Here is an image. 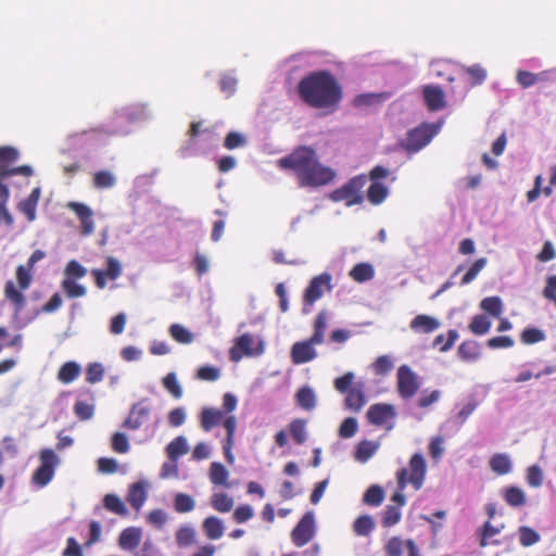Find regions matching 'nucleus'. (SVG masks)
<instances>
[{
	"label": "nucleus",
	"mask_w": 556,
	"mask_h": 556,
	"mask_svg": "<svg viewBox=\"0 0 556 556\" xmlns=\"http://www.w3.org/2000/svg\"><path fill=\"white\" fill-rule=\"evenodd\" d=\"M280 169L291 170L301 188L317 189L332 182L336 170L323 164L317 151L308 146H299L290 154L277 161Z\"/></svg>",
	"instance_id": "obj_1"
},
{
	"label": "nucleus",
	"mask_w": 556,
	"mask_h": 556,
	"mask_svg": "<svg viewBox=\"0 0 556 556\" xmlns=\"http://www.w3.org/2000/svg\"><path fill=\"white\" fill-rule=\"evenodd\" d=\"M302 101L314 109H334L342 99L337 78L327 71H318L303 77L298 84Z\"/></svg>",
	"instance_id": "obj_2"
},
{
	"label": "nucleus",
	"mask_w": 556,
	"mask_h": 556,
	"mask_svg": "<svg viewBox=\"0 0 556 556\" xmlns=\"http://www.w3.org/2000/svg\"><path fill=\"white\" fill-rule=\"evenodd\" d=\"M426 476V462L421 454L416 453L412 456L408 468H401L396 472L397 490L392 495V505H387L381 515V525L383 528H391L397 525L402 519V507L406 504L404 490L407 484H412L417 491L422 486Z\"/></svg>",
	"instance_id": "obj_3"
},
{
	"label": "nucleus",
	"mask_w": 556,
	"mask_h": 556,
	"mask_svg": "<svg viewBox=\"0 0 556 556\" xmlns=\"http://www.w3.org/2000/svg\"><path fill=\"white\" fill-rule=\"evenodd\" d=\"M45 256L46 253L43 251H34L25 265H18L16 267V282L13 280H8L5 282L3 289L4 298L14 306V311L16 313H20L26 305V298L23 292L31 285V270L35 264L41 261Z\"/></svg>",
	"instance_id": "obj_4"
},
{
	"label": "nucleus",
	"mask_w": 556,
	"mask_h": 556,
	"mask_svg": "<svg viewBox=\"0 0 556 556\" xmlns=\"http://www.w3.org/2000/svg\"><path fill=\"white\" fill-rule=\"evenodd\" d=\"M366 181L365 175L354 176L340 188L332 190L328 198L332 202H344L349 207L359 205L364 202L363 188Z\"/></svg>",
	"instance_id": "obj_5"
},
{
	"label": "nucleus",
	"mask_w": 556,
	"mask_h": 556,
	"mask_svg": "<svg viewBox=\"0 0 556 556\" xmlns=\"http://www.w3.org/2000/svg\"><path fill=\"white\" fill-rule=\"evenodd\" d=\"M440 128L441 123H422L407 132L406 139L401 142V147L409 153L418 152L432 140Z\"/></svg>",
	"instance_id": "obj_6"
},
{
	"label": "nucleus",
	"mask_w": 556,
	"mask_h": 556,
	"mask_svg": "<svg viewBox=\"0 0 556 556\" xmlns=\"http://www.w3.org/2000/svg\"><path fill=\"white\" fill-rule=\"evenodd\" d=\"M39 460L40 465L34 471L31 482L38 488H43L53 479L60 459L53 450L42 448L39 452Z\"/></svg>",
	"instance_id": "obj_7"
},
{
	"label": "nucleus",
	"mask_w": 556,
	"mask_h": 556,
	"mask_svg": "<svg viewBox=\"0 0 556 556\" xmlns=\"http://www.w3.org/2000/svg\"><path fill=\"white\" fill-rule=\"evenodd\" d=\"M366 417L369 424L391 430L394 426L396 410L392 404L377 403L368 408Z\"/></svg>",
	"instance_id": "obj_8"
},
{
	"label": "nucleus",
	"mask_w": 556,
	"mask_h": 556,
	"mask_svg": "<svg viewBox=\"0 0 556 556\" xmlns=\"http://www.w3.org/2000/svg\"><path fill=\"white\" fill-rule=\"evenodd\" d=\"M396 378L397 392L402 399H412L418 392V377L407 365L399 367Z\"/></svg>",
	"instance_id": "obj_9"
},
{
	"label": "nucleus",
	"mask_w": 556,
	"mask_h": 556,
	"mask_svg": "<svg viewBox=\"0 0 556 556\" xmlns=\"http://www.w3.org/2000/svg\"><path fill=\"white\" fill-rule=\"evenodd\" d=\"M315 535V518L313 511L305 513L291 532L292 543L302 547Z\"/></svg>",
	"instance_id": "obj_10"
},
{
	"label": "nucleus",
	"mask_w": 556,
	"mask_h": 556,
	"mask_svg": "<svg viewBox=\"0 0 556 556\" xmlns=\"http://www.w3.org/2000/svg\"><path fill=\"white\" fill-rule=\"evenodd\" d=\"M332 277L328 273H323L316 277H314L304 292V303L307 305H313L317 300H319L326 291H331Z\"/></svg>",
	"instance_id": "obj_11"
},
{
	"label": "nucleus",
	"mask_w": 556,
	"mask_h": 556,
	"mask_svg": "<svg viewBox=\"0 0 556 556\" xmlns=\"http://www.w3.org/2000/svg\"><path fill=\"white\" fill-rule=\"evenodd\" d=\"M151 407L146 401L134 404L128 417L123 422V428L127 430H138L149 421Z\"/></svg>",
	"instance_id": "obj_12"
},
{
	"label": "nucleus",
	"mask_w": 556,
	"mask_h": 556,
	"mask_svg": "<svg viewBox=\"0 0 556 556\" xmlns=\"http://www.w3.org/2000/svg\"><path fill=\"white\" fill-rule=\"evenodd\" d=\"M253 337L250 333H244L238 337L235 341L233 346L229 350V358L232 362H239L243 356L260 355L263 352V348L256 350L252 349Z\"/></svg>",
	"instance_id": "obj_13"
},
{
	"label": "nucleus",
	"mask_w": 556,
	"mask_h": 556,
	"mask_svg": "<svg viewBox=\"0 0 556 556\" xmlns=\"http://www.w3.org/2000/svg\"><path fill=\"white\" fill-rule=\"evenodd\" d=\"M315 345H319L318 342H312L308 338L305 341L295 342L291 348V359L295 365L308 363L317 357V352L314 349Z\"/></svg>",
	"instance_id": "obj_14"
},
{
	"label": "nucleus",
	"mask_w": 556,
	"mask_h": 556,
	"mask_svg": "<svg viewBox=\"0 0 556 556\" xmlns=\"http://www.w3.org/2000/svg\"><path fill=\"white\" fill-rule=\"evenodd\" d=\"M67 208L74 212L80 220V233L90 236L94 231L93 212L84 203L68 202Z\"/></svg>",
	"instance_id": "obj_15"
},
{
	"label": "nucleus",
	"mask_w": 556,
	"mask_h": 556,
	"mask_svg": "<svg viewBox=\"0 0 556 556\" xmlns=\"http://www.w3.org/2000/svg\"><path fill=\"white\" fill-rule=\"evenodd\" d=\"M422 96L429 111L435 112L445 108V94L440 86H425L422 89Z\"/></svg>",
	"instance_id": "obj_16"
},
{
	"label": "nucleus",
	"mask_w": 556,
	"mask_h": 556,
	"mask_svg": "<svg viewBox=\"0 0 556 556\" xmlns=\"http://www.w3.org/2000/svg\"><path fill=\"white\" fill-rule=\"evenodd\" d=\"M228 416L225 415V412L215 408V407H204L199 416L200 426L205 431H211L214 427L218 425L224 426V420Z\"/></svg>",
	"instance_id": "obj_17"
},
{
	"label": "nucleus",
	"mask_w": 556,
	"mask_h": 556,
	"mask_svg": "<svg viewBox=\"0 0 556 556\" xmlns=\"http://www.w3.org/2000/svg\"><path fill=\"white\" fill-rule=\"evenodd\" d=\"M224 428L226 429V438L223 441L224 455L228 464L232 465L235 456L232 454V447L235 444V432L237 428L236 416H228L224 420Z\"/></svg>",
	"instance_id": "obj_18"
},
{
	"label": "nucleus",
	"mask_w": 556,
	"mask_h": 556,
	"mask_svg": "<svg viewBox=\"0 0 556 556\" xmlns=\"http://www.w3.org/2000/svg\"><path fill=\"white\" fill-rule=\"evenodd\" d=\"M364 389V384L358 382L349 390L344 400V406L346 409L359 412L364 407L366 404Z\"/></svg>",
	"instance_id": "obj_19"
},
{
	"label": "nucleus",
	"mask_w": 556,
	"mask_h": 556,
	"mask_svg": "<svg viewBox=\"0 0 556 556\" xmlns=\"http://www.w3.org/2000/svg\"><path fill=\"white\" fill-rule=\"evenodd\" d=\"M409 327L415 332L431 333L440 327V321L432 316L420 314L410 320Z\"/></svg>",
	"instance_id": "obj_20"
},
{
	"label": "nucleus",
	"mask_w": 556,
	"mask_h": 556,
	"mask_svg": "<svg viewBox=\"0 0 556 556\" xmlns=\"http://www.w3.org/2000/svg\"><path fill=\"white\" fill-rule=\"evenodd\" d=\"M84 394L90 400V402L77 401L73 407L75 416L83 421L91 419L94 415L93 392L91 390H86Z\"/></svg>",
	"instance_id": "obj_21"
},
{
	"label": "nucleus",
	"mask_w": 556,
	"mask_h": 556,
	"mask_svg": "<svg viewBox=\"0 0 556 556\" xmlns=\"http://www.w3.org/2000/svg\"><path fill=\"white\" fill-rule=\"evenodd\" d=\"M376 528V521L371 515L358 516L352 523L353 533L356 536H369Z\"/></svg>",
	"instance_id": "obj_22"
},
{
	"label": "nucleus",
	"mask_w": 556,
	"mask_h": 556,
	"mask_svg": "<svg viewBox=\"0 0 556 556\" xmlns=\"http://www.w3.org/2000/svg\"><path fill=\"white\" fill-rule=\"evenodd\" d=\"M141 534V529L139 528H126L119 534L118 544L124 549H134L140 544Z\"/></svg>",
	"instance_id": "obj_23"
},
{
	"label": "nucleus",
	"mask_w": 556,
	"mask_h": 556,
	"mask_svg": "<svg viewBox=\"0 0 556 556\" xmlns=\"http://www.w3.org/2000/svg\"><path fill=\"white\" fill-rule=\"evenodd\" d=\"M18 157V152L12 147H0V177L9 176L11 166Z\"/></svg>",
	"instance_id": "obj_24"
},
{
	"label": "nucleus",
	"mask_w": 556,
	"mask_h": 556,
	"mask_svg": "<svg viewBox=\"0 0 556 556\" xmlns=\"http://www.w3.org/2000/svg\"><path fill=\"white\" fill-rule=\"evenodd\" d=\"M81 372V367L76 362H66L64 363L59 371H58V379L60 382L64 384H68L73 382L75 379L79 377Z\"/></svg>",
	"instance_id": "obj_25"
},
{
	"label": "nucleus",
	"mask_w": 556,
	"mask_h": 556,
	"mask_svg": "<svg viewBox=\"0 0 556 556\" xmlns=\"http://www.w3.org/2000/svg\"><path fill=\"white\" fill-rule=\"evenodd\" d=\"M208 476L213 484L224 485L226 488L230 486L228 483L229 472L223 464L213 462L210 466Z\"/></svg>",
	"instance_id": "obj_26"
},
{
	"label": "nucleus",
	"mask_w": 556,
	"mask_h": 556,
	"mask_svg": "<svg viewBox=\"0 0 556 556\" xmlns=\"http://www.w3.org/2000/svg\"><path fill=\"white\" fill-rule=\"evenodd\" d=\"M188 453V443L185 437L179 435L166 446V454L169 460L177 462L178 458Z\"/></svg>",
	"instance_id": "obj_27"
},
{
	"label": "nucleus",
	"mask_w": 556,
	"mask_h": 556,
	"mask_svg": "<svg viewBox=\"0 0 556 556\" xmlns=\"http://www.w3.org/2000/svg\"><path fill=\"white\" fill-rule=\"evenodd\" d=\"M388 194H389V189L386 185H383L379 181H374L368 187L366 197H367V200L372 205H379L387 199Z\"/></svg>",
	"instance_id": "obj_28"
},
{
	"label": "nucleus",
	"mask_w": 556,
	"mask_h": 556,
	"mask_svg": "<svg viewBox=\"0 0 556 556\" xmlns=\"http://www.w3.org/2000/svg\"><path fill=\"white\" fill-rule=\"evenodd\" d=\"M503 498L511 507H521L527 498L522 489L518 486H507L503 490Z\"/></svg>",
	"instance_id": "obj_29"
},
{
	"label": "nucleus",
	"mask_w": 556,
	"mask_h": 556,
	"mask_svg": "<svg viewBox=\"0 0 556 556\" xmlns=\"http://www.w3.org/2000/svg\"><path fill=\"white\" fill-rule=\"evenodd\" d=\"M289 432L293 441L298 445H302L307 440L306 420L302 418H295L290 421L288 426Z\"/></svg>",
	"instance_id": "obj_30"
},
{
	"label": "nucleus",
	"mask_w": 556,
	"mask_h": 556,
	"mask_svg": "<svg viewBox=\"0 0 556 556\" xmlns=\"http://www.w3.org/2000/svg\"><path fill=\"white\" fill-rule=\"evenodd\" d=\"M203 530L210 540H217L223 536L224 526L219 518L210 516L203 521Z\"/></svg>",
	"instance_id": "obj_31"
},
{
	"label": "nucleus",
	"mask_w": 556,
	"mask_h": 556,
	"mask_svg": "<svg viewBox=\"0 0 556 556\" xmlns=\"http://www.w3.org/2000/svg\"><path fill=\"white\" fill-rule=\"evenodd\" d=\"M147 500L144 485L140 482L134 483L128 492L127 502L137 510H139Z\"/></svg>",
	"instance_id": "obj_32"
},
{
	"label": "nucleus",
	"mask_w": 556,
	"mask_h": 556,
	"mask_svg": "<svg viewBox=\"0 0 556 556\" xmlns=\"http://www.w3.org/2000/svg\"><path fill=\"white\" fill-rule=\"evenodd\" d=\"M296 404L304 410H312L316 406V396L309 387H302L295 394Z\"/></svg>",
	"instance_id": "obj_33"
},
{
	"label": "nucleus",
	"mask_w": 556,
	"mask_h": 556,
	"mask_svg": "<svg viewBox=\"0 0 556 556\" xmlns=\"http://www.w3.org/2000/svg\"><path fill=\"white\" fill-rule=\"evenodd\" d=\"M384 501V491L380 485H370L363 495V503L367 506L378 507Z\"/></svg>",
	"instance_id": "obj_34"
},
{
	"label": "nucleus",
	"mask_w": 556,
	"mask_h": 556,
	"mask_svg": "<svg viewBox=\"0 0 556 556\" xmlns=\"http://www.w3.org/2000/svg\"><path fill=\"white\" fill-rule=\"evenodd\" d=\"M458 355L466 362H475L480 357V346L478 342L468 340L458 346Z\"/></svg>",
	"instance_id": "obj_35"
},
{
	"label": "nucleus",
	"mask_w": 556,
	"mask_h": 556,
	"mask_svg": "<svg viewBox=\"0 0 556 556\" xmlns=\"http://www.w3.org/2000/svg\"><path fill=\"white\" fill-rule=\"evenodd\" d=\"M375 270L368 263H358L350 270V277L356 282H365L374 278Z\"/></svg>",
	"instance_id": "obj_36"
},
{
	"label": "nucleus",
	"mask_w": 556,
	"mask_h": 556,
	"mask_svg": "<svg viewBox=\"0 0 556 556\" xmlns=\"http://www.w3.org/2000/svg\"><path fill=\"white\" fill-rule=\"evenodd\" d=\"M491 326V320L485 315L479 314L471 318L468 329L476 336H483L490 331Z\"/></svg>",
	"instance_id": "obj_37"
},
{
	"label": "nucleus",
	"mask_w": 556,
	"mask_h": 556,
	"mask_svg": "<svg viewBox=\"0 0 556 556\" xmlns=\"http://www.w3.org/2000/svg\"><path fill=\"white\" fill-rule=\"evenodd\" d=\"M458 339V332L454 329L447 331L446 337L444 334H439L433 340V348H437L440 352H447L453 348L455 342Z\"/></svg>",
	"instance_id": "obj_38"
},
{
	"label": "nucleus",
	"mask_w": 556,
	"mask_h": 556,
	"mask_svg": "<svg viewBox=\"0 0 556 556\" xmlns=\"http://www.w3.org/2000/svg\"><path fill=\"white\" fill-rule=\"evenodd\" d=\"M490 468L497 475H506L511 469V463L506 454H494L490 459Z\"/></svg>",
	"instance_id": "obj_39"
},
{
	"label": "nucleus",
	"mask_w": 556,
	"mask_h": 556,
	"mask_svg": "<svg viewBox=\"0 0 556 556\" xmlns=\"http://www.w3.org/2000/svg\"><path fill=\"white\" fill-rule=\"evenodd\" d=\"M170 337L180 344H190L194 340V336L180 324H173L169 329Z\"/></svg>",
	"instance_id": "obj_40"
},
{
	"label": "nucleus",
	"mask_w": 556,
	"mask_h": 556,
	"mask_svg": "<svg viewBox=\"0 0 556 556\" xmlns=\"http://www.w3.org/2000/svg\"><path fill=\"white\" fill-rule=\"evenodd\" d=\"M103 506L111 513L126 516L128 510L123 501L115 494H106L103 498Z\"/></svg>",
	"instance_id": "obj_41"
},
{
	"label": "nucleus",
	"mask_w": 556,
	"mask_h": 556,
	"mask_svg": "<svg viewBox=\"0 0 556 556\" xmlns=\"http://www.w3.org/2000/svg\"><path fill=\"white\" fill-rule=\"evenodd\" d=\"M378 443L363 440L356 447L355 457L357 460L365 463L367 462L378 450Z\"/></svg>",
	"instance_id": "obj_42"
},
{
	"label": "nucleus",
	"mask_w": 556,
	"mask_h": 556,
	"mask_svg": "<svg viewBox=\"0 0 556 556\" xmlns=\"http://www.w3.org/2000/svg\"><path fill=\"white\" fill-rule=\"evenodd\" d=\"M480 307L485 313L500 317L503 312V302L500 296H488L480 302Z\"/></svg>",
	"instance_id": "obj_43"
},
{
	"label": "nucleus",
	"mask_w": 556,
	"mask_h": 556,
	"mask_svg": "<svg viewBox=\"0 0 556 556\" xmlns=\"http://www.w3.org/2000/svg\"><path fill=\"white\" fill-rule=\"evenodd\" d=\"M175 540L179 547L190 546L195 543V531L191 527L182 526L176 531Z\"/></svg>",
	"instance_id": "obj_44"
},
{
	"label": "nucleus",
	"mask_w": 556,
	"mask_h": 556,
	"mask_svg": "<svg viewBox=\"0 0 556 556\" xmlns=\"http://www.w3.org/2000/svg\"><path fill=\"white\" fill-rule=\"evenodd\" d=\"M212 507L219 513H228L233 507V500L226 493H215L211 500Z\"/></svg>",
	"instance_id": "obj_45"
},
{
	"label": "nucleus",
	"mask_w": 556,
	"mask_h": 556,
	"mask_svg": "<svg viewBox=\"0 0 556 556\" xmlns=\"http://www.w3.org/2000/svg\"><path fill=\"white\" fill-rule=\"evenodd\" d=\"M327 328V316L325 312L318 313L314 321V332L309 337L312 342L321 344L325 340V332Z\"/></svg>",
	"instance_id": "obj_46"
},
{
	"label": "nucleus",
	"mask_w": 556,
	"mask_h": 556,
	"mask_svg": "<svg viewBox=\"0 0 556 556\" xmlns=\"http://www.w3.org/2000/svg\"><path fill=\"white\" fill-rule=\"evenodd\" d=\"M175 510L179 514L189 513L194 509V500L186 493H177L174 498Z\"/></svg>",
	"instance_id": "obj_47"
},
{
	"label": "nucleus",
	"mask_w": 556,
	"mask_h": 556,
	"mask_svg": "<svg viewBox=\"0 0 556 556\" xmlns=\"http://www.w3.org/2000/svg\"><path fill=\"white\" fill-rule=\"evenodd\" d=\"M540 534L530 527L522 526L519 528V541L523 547H529L540 541Z\"/></svg>",
	"instance_id": "obj_48"
},
{
	"label": "nucleus",
	"mask_w": 556,
	"mask_h": 556,
	"mask_svg": "<svg viewBox=\"0 0 556 556\" xmlns=\"http://www.w3.org/2000/svg\"><path fill=\"white\" fill-rule=\"evenodd\" d=\"M163 387L167 390L175 399L182 396V388L179 384L176 374L169 372L163 378Z\"/></svg>",
	"instance_id": "obj_49"
},
{
	"label": "nucleus",
	"mask_w": 556,
	"mask_h": 556,
	"mask_svg": "<svg viewBox=\"0 0 556 556\" xmlns=\"http://www.w3.org/2000/svg\"><path fill=\"white\" fill-rule=\"evenodd\" d=\"M115 177L109 170H100L93 175V186L97 189L111 188L115 185Z\"/></svg>",
	"instance_id": "obj_50"
},
{
	"label": "nucleus",
	"mask_w": 556,
	"mask_h": 556,
	"mask_svg": "<svg viewBox=\"0 0 556 556\" xmlns=\"http://www.w3.org/2000/svg\"><path fill=\"white\" fill-rule=\"evenodd\" d=\"M504 528V525L501 527H495L491 523V521H486L483 527L480 529V542L479 545L481 547H485L490 543V539L494 535L498 534L501 530Z\"/></svg>",
	"instance_id": "obj_51"
},
{
	"label": "nucleus",
	"mask_w": 556,
	"mask_h": 556,
	"mask_svg": "<svg viewBox=\"0 0 556 556\" xmlns=\"http://www.w3.org/2000/svg\"><path fill=\"white\" fill-rule=\"evenodd\" d=\"M62 289L68 298H80L86 294V288L77 283L74 279H64L62 281Z\"/></svg>",
	"instance_id": "obj_52"
},
{
	"label": "nucleus",
	"mask_w": 556,
	"mask_h": 556,
	"mask_svg": "<svg viewBox=\"0 0 556 556\" xmlns=\"http://www.w3.org/2000/svg\"><path fill=\"white\" fill-rule=\"evenodd\" d=\"M464 72L470 76L471 86L481 85L486 78V71L479 64L466 66Z\"/></svg>",
	"instance_id": "obj_53"
},
{
	"label": "nucleus",
	"mask_w": 556,
	"mask_h": 556,
	"mask_svg": "<svg viewBox=\"0 0 556 556\" xmlns=\"http://www.w3.org/2000/svg\"><path fill=\"white\" fill-rule=\"evenodd\" d=\"M219 377H220L219 368H217L215 366H210V365L199 367L197 370V374H195V378L201 381L213 382V381L218 380Z\"/></svg>",
	"instance_id": "obj_54"
},
{
	"label": "nucleus",
	"mask_w": 556,
	"mask_h": 556,
	"mask_svg": "<svg viewBox=\"0 0 556 556\" xmlns=\"http://www.w3.org/2000/svg\"><path fill=\"white\" fill-rule=\"evenodd\" d=\"M520 339L525 344H534L545 340V333L538 328L529 327L521 332Z\"/></svg>",
	"instance_id": "obj_55"
},
{
	"label": "nucleus",
	"mask_w": 556,
	"mask_h": 556,
	"mask_svg": "<svg viewBox=\"0 0 556 556\" xmlns=\"http://www.w3.org/2000/svg\"><path fill=\"white\" fill-rule=\"evenodd\" d=\"M486 265V258L481 257L475 261L462 278V285L470 283Z\"/></svg>",
	"instance_id": "obj_56"
},
{
	"label": "nucleus",
	"mask_w": 556,
	"mask_h": 556,
	"mask_svg": "<svg viewBox=\"0 0 556 556\" xmlns=\"http://www.w3.org/2000/svg\"><path fill=\"white\" fill-rule=\"evenodd\" d=\"M111 447L116 453H127L130 446L126 434L122 432H115L112 435Z\"/></svg>",
	"instance_id": "obj_57"
},
{
	"label": "nucleus",
	"mask_w": 556,
	"mask_h": 556,
	"mask_svg": "<svg viewBox=\"0 0 556 556\" xmlns=\"http://www.w3.org/2000/svg\"><path fill=\"white\" fill-rule=\"evenodd\" d=\"M247 138L238 131H230L229 134H227L224 140V147L228 150L241 148L244 147Z\"/></svg>",
	"instance_id": "obj_58"
},
{
	"label": "nucleus",
	"mask_w": 556,
	"mask_h": 556,
	"mask_svg": "<svg viewBox=\"0 0 556 556\" xmlns=\"http://www.w3.org/2000/svg\"><path fill=\"white\" fill-rule=\"evenodd\" d=\"M65 279H79L87 274V269L77 261L72 260L65 267Z\"/></svg>",
	"instance_id": "obj_59"
},
{
	"label": "nucleus",
	"mask_w": 556,
	"mask_h": 556,
	"mask_svg": "<svg viewBox=\"0 0 556 556\" xmlns=\"http://www.w3.org/2000/svg\"><path fill=\"white\" fill-rule=\"evenodd\" d=\"M104 377V368L100 363H91L86 370V380L89 383L100 382Z\"/></svg>",
	"instance_id": "obj_60"
},
{
	"label": "nucleus",
	"mask_w": 556,
	"mask_h": 556,
	"mask_svg": "<svg viewBox=\"0 0 556 556\" xmlns=\"http://www.w3.org/2000/svg\"><path fill=\"white\" fill-rule=\"evenodd\" d=\"M354 378L355 377L352 371L345 372L341 377L334 379V389L340 393H348L349 390L353 387Z\"/></svg>",
	"instance_id": "obj_61"
},
{
	"label": "nucleus",
	"mask_w": 556,
	"mask_h": 556,
	"mask_svg": "<svg viewBox=\"0 0 556 556\" xmlns=\"http://www.w3.org/2000/svg\"><path fill=\"white\" fill-rule=\"evenodd\" d=\"M357 431V420L353 417L345 418L340 428L339 435L344 439L352 438Z\"/></svg>",
	"instance_id": "obj_62"
},
{
	"label": "nucleus",
	"mask_w": 556,
	"mask_h": 556,
	"mask_svg": "<svg viewBox=\"0 0 556 556\" xmlns=\"http://www.w3.org/2000/svg\"><path fill=\"white\" fill-rule=\"evenodd\" d=\"M527 482L529 485L539 488L543 483V472L538 465H532L527 470Z\"/></svg>",
	"instance_id": "obj_63"
},
{
	"label": "nucleus",
	"mask_w": 556,
	"mask_h": 556,
	"mask_svg": "<svg viewBox=\"0 0 556 556\" xmlns=\"http://www.w3.org/2000/svg\"><path fill=\"white\" fill-rule=\"evenodd\" d=\"M516 79L522 88H529L540 80V75L528 71H518Z\"/></svg>",
	"instance_id": "obj_64"
}]
</instances>
